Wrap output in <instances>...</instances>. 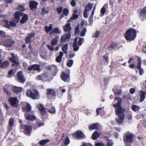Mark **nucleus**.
Wrapping results in <instances>:
<instances>
[{
	"label": "nucleus",
	"instance_id": "1",
	"mask_svg": "<svg viewBox=\"0 0 146 146\" xmlns=\"http://www.w3.org/2000/svg\"><path fill=\"white\" fill-rule=\"evenodd\" d=\"M114 100L118 101L117 104H113V106L115 108V112L118 117L116 119V121L118 123L121 124L122 123L124 120V110L121 106V99L119 98H115Z\"/></svg>",
	"mask_w": 146,
	"mask_h": 146
},
{
	"label": "nucleus",
	"instance_id": "2",
	"mask_svg": "<svg viewBox=\"0 0 146 146\" xmlns=\"http://www.w3.org/2000/svg\"><path fill=\"white\" fill-rule=\"evenodd\" d=\"M71 29L70 24V23H67L65 25L64 28V31L65 32H68V33L61 36V42H64L66 39L70 38L71 36V33L69 31L71 30Z\"/></svg>",
	"mask_w": 146,
	"mask_h": 146
},
{
	"label": "nucleus",
	"instance_id": "3",
	"mask_svg": "<svg viewBox=\"0 0 146 146\" xmlns=\"http://www.w3.org/2000/svg\"><path fill=\"white\" fill-rule=\"evenodd\" d=\"M136 36V31L131 29L128 30L126 32L125 37V39L128 40H134Z\"/></svg>",
	"mask_w": 146,
	"mask_h": 146
},
{
	"label": "nucleus",
	"instance_id": "4",
	"mask_svg": "<svg viewBox=\"0 0 146 146\" xmlns=\"http://www.w3.org/2000/svg\"><path fill=\"white\" fill-rule=\"evenodd\" d=\"M34 93L32 92L30 90H27L26 92L27 96L33 99H38L39 96L38 92L36 90H34Z\"/></svg>",
	"mask_w": 146,
	"mask_h": 146
},
{
	"label": "nucleus",
	"instance_id": "5",
	"mask_svg": "<svg viewBox=\"0 0 146 146\" xmlns=\"http://www.w3.org/2000/svg\"><path fill=\"white\" fill-rule=\"evenodd\" d=\"M18 9L20 10V11L16 12L15 14V17L17 20L16 21L17 22L18 21L20 16H22L23 14V13L21 12V11H23L25 10L24 7L21 5H19L18 7Z\"/></svg>",
	"mask_w": 146,
	"mask_h": 146
},
{
	"label": "nucleus",
	"instance_id": "6",
	"mask_svg": "<svg viewBox=\"0 0 146 146\" xmlns=\"http://www.w3.org/2000/svg\"><path fill=\"white\" fill-rule=\"evenodd\" d=\"M18 81L21 83H24L25 81V79L24 77L23 72L20 71L17 73Z\"/></svg>",
	"mask_w": 146,
	"mask_h": 146
},
{
	"label": "nucleus",
	"instance_id": "7",
	"mask_svg": "<svg viewBox=\"0 0 146 146\" xmlns=\"http://www.w3.org/2000/svg\"><path fill=\"white\" fill-rule=\"evenodd\" d=\"M4 26L6 28H9L10 27H15L16 23L12 21L8 22L7 20H4L3 22Z\"/></svg>",
	"mask_w": 146,
	"mask_h": 146
},
{
	"label": "nucleus",
	"instance_id": "8",
	"mask_svg": "<svg viewBox=\"0 0 146 146\" xmlns=\"http://www.w3.org/2000/svg\"><path fill=\"white\" fill-rule=\"evenodd\" d=\"M21 129H23L24 130V133L25 134L29 135L30 134L31 127L27 125H23L22 124L20 125Z\"/></svg>",
	"mask_w": 146,
	"mask_h": 146
},
{
	"label": "nucleus",
	"instance_id": "9",
	"mask_svg": "<svg viewBox=\"0 0 146 146\" xmlns=\"http://www.w3.org/2000/svg\"><path fill=\"white\" fill-rule=\"evenodd\" d=\"M73 135L79 139H82L85 137V135L83 132L80 130L78 131Z\"/></svg>",
	"mask_w": 146,
	"mask_h": 146
},
{
	"label": "nucleus",
	"instance_id": "10",
	"mask_svg": "<svg viewBox=\"0 0 146 146\" xmlns=\"http://www.w3.org/2000/svg\"><path fill=\"white\" fill-rule=\"evenodd\" d=\"M133 135L129 134L127 135L125 137H124L123 141L125 143L127 142L131 143L133 141Z\"/></svg>",
	"mask_w": 146,
	"mask_h": 146
},
{
	"label": "nucleus",
	"instance_id": "11",
	"mask_svg": "<svg viewBox=\"0 0 146 146\" xmlns=\"http://www.w3.org/2000/svg\"><path fill=\"white\" fill-rule=\"evenodd\" d=\"M12 58H9L10 60L13 63V66H14L15 65H18L19 64L18 60V58L15 57L14 54H12Z\"/></svg>",
	"mask_w": 146,
	"mask_h": 146
},
{
	"label": "nucleus",
	"instance_id": "12",
	"mask_svg": "<svg viewBox=\"0 0 146 146\" xmlns=\"http://www.w3.org/2000/svg\"><path fill=\"white\" fill-rule=\"evenodd\" d=\"M14 44V41L11 40H8L5 41L4 45L8 48H12Z\"/></svg>",
	"mask_w": 146,
	"mask_h": 146
},
{
	"label": "nucleus",
	"instance_id": "13",
	"mask_svg": "<svg viewBox=\"0 0 146 146\" xmlns=\"http://www.w3.org/2000/svg\"><path fill=\"white\" fill-rule=\"evenodd\" d=\"M9 100L12 106L15 107L17 106L19 102L17 98H11L9 99Z\"/></svg>",
	"mask_w": 146,
	"mask_h": 146
},
{
	"label": "nucleus",
	"instance_id": "14",
	"mask_svg": "<svg viewBox=\"0 0 146 146\" xmlns=\"http://www.w3.org/2000/svg\"><path fill=\"white\" fill-rule=\"evenodd\" d=\"M38 3L35 1H31L29 2L30 7L31 10H35L36 9V7Z\"/></svg>",
	"mask_w": 146,
	"mask_h": 146
},
{
	"label": "nucleus",
	"instance_id": "15",
	"mask_svg": "<svg viewBox=\"0 0 146 146\" xmlns=\"http://www.w3.org/2000/svg\"><path fill=\"white\" fill-rule=\"evenodd\" d=\"M25 117L27 120L31 121L34 120L36 119V117L34 115H31L28 113H25Z\"/></svg>",
	"mask_w": 146,
	"mask_h": 146
},
{
	"label": "nucleus",
	"instance_id": "16",
	"mask_svg": "<svg viewBox=\"0 0 146 146\" xmlns=\"http://www.w3.org/2000/svg\"><path fill=\"white\" fill-rule=\"evenodd\" d=\"M61 78L62 79L64 82H68L70 80L69 76L62 72L61 74Z\"/></svg>",
	"mask_w": 146,
	"mask_h": 146
},
{
	"label": "nucleus",
	"instance_id": "17",
	"mask_svg": "<svg viewBox=\"0 0 146 146\" xmlns=\"http://www.w3.org/2000/svg\"><path fill=\"white\" fill-rule=\"evenodd\" d=\"M28 70L29 71L31 70H37L38 71H40L39 65L37 64H33L31 66H29L28 68Z\"/></svg>",
	"mask_w": 146,
	"mask_h": 146
},
{
	"label": "nucleus",
	"instance_id": "18",
	"mask_svg": "<svg viewBox=\"0 0 146 146\" xmlns=\"http://www.w3.org/2000/svg\"><path fill=\"white\" fill-rule=\"evenodd\" d=\"M25 105L26 106L22 107V110L23 111H26L27 113L31 111V107L30 105L28 103H25Z\"/></svg>",
	"mask_w": 146,
	"mask_h": 146
},
{
	"label": "nucleus",
	"instance_id": "19",
	"mask_svg": "<svg viewBox=\"0 0 146 146\" xmlns=\"http://www.w3.org/2000/svg\"><path fill=\"white\" fill-rule=\"evenodd\" d=\"M12 90L16 93H18L21 92L23 88L21 87H18L15 86L11 88Z\"/></svg>",
	"mask_w": 146,
	"mask_h": 146
},
{
	"label": "nucleus",
	"instance_id": "20",
	"mask_svg": "<svg viewBox=\"0 0 146 146\" xmlns=\"http://www.w3.org/2000/svg\"><path fill=\"white\" fill-rule=\"evenodd\" d=\"M9 64V62L8 61H5L0 64V68L3 69L5 68L8 67Z\"/></svg>",
	"mask_w": 146,
	"mask_h": 146
},
{
	"label": "nucleus",
	"instance_id": "21",
	"mask_svg": "<svg viewBox=\"0 0 146 146\" xmlns=\"http://www.w3.org/2000/svg\"><path fill=\"white\" fill-rule=\"evenodd\" d=\"M38 110L40 111L41 113L43 114H45L46 113V111L45 108L43 107V106L42 104H40L38 107Z\"/></svg>",
	"mask_w": 146,
	"mask_h": 146
},
{
	"label": "nucleus",
	"instance_id": "22",
	"mask_svg": "<svg viewBox=\"0 0 146 146\" xmlns=\"http://www.w3.org/2000/svg\"><path fill=\"white\" fill-rule=\"evenodd\" d=\"M141 94H140V101L141 102H142L144 100L145 98V95L146 94V93L144 92L141 90L140 91Z\"/></svg>",
	"mask_w": 146,
	"mask_h": 146
},
{
	"label": "nucleus",
	"instance_id": "23",
	"mask_svg": "<svg viewBox=\"0 0 146 146\" xmlns=\"http://www.w3.org/2000/svg\"><path fill=\"white\" fill-rule=\"evenodd\" d=\"M98 124L97 123H96L89 126L88 128L90 130L97 129L98 128Z\"/></svg>",
	"mask_w": 146,
	"mask_h": 146
},
{
	"label": "nucleus",
	"instance_id": "24",
	"mask_svg": "<svg viewBox=\"0 0 146 146\" xmlns=\"http://www.w3.org/2000/svg\"><path fill=\"white\" fill-rule=\"evenodd\" d=\"M63 56V53L62 52H60L59 53V55L56 58V61L58 62H60L62 60V57Z\"/></svg>",
	"mask_w": 146,
	"mask_h": 146
},
{
	"label": "nucleus",
	"instance_id": "25",
	"mask_svg": "<svg viewBox=\"0 0 146 146\" xmlns=\"http://www.w3.org/2000/svg\"><path fill=\"white\" fill-rule=\"evenodd\" d=\"M11 87V86L9 85H6L4 87V91L8 95H9L10 94V93L7 90L8 89L10 88Z\"/></svg>",
	"mask_w": 146,
	"mask_h": 146
},
{
	"label": "nucleus",
	"instance_id": "26",
	"mask_svg": "<svg viewBox=\"0 0 146 146\" xmlns=\"http://www.w3.org/2000/svg\"><path fill=\"white\" fill-rule=\"evenodd\" d=\"M140 15L141 17L143 18L146 17V7L141 11Z\"/></svg>",
	"mask_w": 146,
	"mask_h": 146
},
{
	"label": "nucleus",
	"instance_id": "27",
	"mask_svg": "<svg viewBox=\"0 0 146 146\" xmlns=\"http://www.w3.org/2000/svg\"><path fill=\"white\" fill-rule=\"evenodd\" d=\"M93 5H92L90 3H89L86 6L85 11L89 12L92 8Z\"/></svg>",
	"mask_w": 146,
	"mask_h": 146
},
{
	"label": "nucleus",
	"instance_id": "28",
	"mask_svg": "<svg viewBox=\"0 0 146 146\" xmlns=\"http://www.w3.org/2000/svg\"><path fill=\"white\" fill-rule=\"evenodd\" d=\"M34 36L35 34L34 33L29 34V36H28L26 39V42L27 43H29L30 42L31 38Z\"/></svg>",
	"mask_w": 146,
	"mask_h": 146
},
{
	"label": "nucleus",
	"instance_id": "29",
	"mask_svg": "<svg viewBox=\"0 0 146 146\" xmlns=\"http://www.w3.org/2000/svg\"><path fill=\"white\" fill-rule=\"evenodd\" d=\"M61 31L58 28H55L52 30L50 32V34L51 35L54 33H60Z\"/></svg>",
	"mask_w": 146,
	"mask_h": 146
},
{
	"label": "nucleus",
	"instance_id": "30",
	"mask_svg": "<svg viewBox=\"0 0 146 146\" xmlns=\"http://www.w3.org/2000/svg\"><path fill=\"white\" fill-rule=\"evenodd\" d=\"M68 48L67 44H66L63 46L62 48V50L65 54H67L68 52L67 50Z\"/></svg>",
	"mask_w": 146,
	"mask_h": 146
},
{
	"label": "nucleus",
	"instance_id": "31",
	"mask_svg": "<svg viewBox=\"0 0 146 146\" xmlns=\"http://www.w3.org/2000/svg\"><path fill=\"white\" fill-rule=\"evenodd\" d=\"M27 19L28 16L26 14H24L20 21V23H24L27 21Z\"/></svg>",
	"mask_w": 146,
	"mask_h": 146
},
{
	"label": "nucleus",
	"instance_id": "32",
	"mask_svg": "<svg viewBox=\"0 0 146 146\" xmlns=\"http://www.w3.org/2000/svg\"><path fill=\"white\" fill-rule=\"evenodd\" d=\"M49 141V140L48 139L42 140L39 141V143L40 145H43L48 142Z\"/></svg>",
	"mask_w": 146,
	"mask_h": 146
},
{
	"label": "nucleus",
	"instance_id": "33",
	"mask_svg": "<svg viewBox=\"0 0 146 146\" xmlns=\"http://www.w3.org/2000/svg\"><path fill=\"white\" fill-rule=\"evenodd\" d=\"M47 90V93L48 94H51L53 96H55V92L54 90L49 89H48Z\"/></svg>",
	"mask_w": 146,
	"mask_h": 146
},
{
	"label": "nucleus",
	"instance_id": "34",
	"mask_svg": "<svg viewBox=\"0 0 146 146\" xmlns=\"http://www.w3.org/2000/svg\"><path fill=\"white\" fill-rule=\"evenodd\" d=\"M99 135L100 134L96 131L92 134V138L94 140H96L97 139V137L99 136Z\"/></svg>",
	"mask_w": 146,
	"mask_h": 146
},
{
	"label": "nucleus",
	"instance_id": "35",
	"mask_svg": "<svg viewBox=\"0 0 146 146\" xmlns=\"http://www.w3.org/2000/svg\"><path fill=\"white\" fill-rule=\"evenodd\" d=\"M113 91L115 94L116 95H118L121 94V91L118 90L117 87H115L113 89Z\"/></svg>",
	"mask_w": 146,
	"mask_h": 146
},
{
	"label": "nucleus",
	"instance_id": "36",
	"mask_svg": "<svg viewBox=\"0 0 146 146\" xmlns=\"http://www.w3.org/2000/svg\"><path fill=\"white\" fill-rule=\"evenodd\" d=\"M107 5H108L107 4H105L101 9L100 13L103 15H104L106 12V10L105 7H106Z\"/></svg>",
	"mask_w": 146,
	"mask_h": 146
},
{
	"label": "nucleus",
	"instance_id": "37",
	"mask_svg": "<svg viewBox=\"0 0 146 146\" xmlns=\"http://www.w3.org/2000/svg\"><path fill=\"white\" fill-rule=\"evenodd\" d=\"M52 28V25L50 24L49 27L47 26H45V31L48 33L50 31Z\"/></svg>",
	"mask_w": 146,
	"mask_h": 146
},
{
	"label": "nucleus",
	"instance_id": "38",
	"mask_svg": "<svg viewBox=\"0 0 146 146\" xmlns=\"http://www.w3.org/2000/svg\"><path fill=\"white\" fill-rule=\"evenodd\" d=\"M137 68H140L141 67V58L139 57H137Z\"/></svg>",
	"mask_w": 146,
	"mask_h": 146
},
{
	"label": "nucleus",
	"instance_id": "39",
	"mask_svg": "<svg viewBox=\"0 0 146 146\" xmlns=\"http://www.w3.org/2000/svg\"><path fill=\"white\" fill-rule=\"evenodd\" d=\"M58 42V38L57 37L53 39L51 41V44L52 45H54L57 44Z\"/></svg>",
	"mask_w": 146,
	"mask_h": 146
},
{
	"label": "nucleus",
	"instance_id": "40",
	"mask_svg": "<svg viewBox=\"0 0 146 146\" xmlns=\"http://www.w3.org/2000/svg\"><path fill=\"white\" fill-rule=\"evenodd\" d=\"M73 63V61L72 60H68L67 62V65L68 66L70 67L72 66Z\"/></svg>",
	"mask_w": 146,
	"mask_h": 146
},
{
	"label": "nucleus",
	"instance_id": "41",
	"mask_svg": "<svg viewBox=\"0 0 146 146\" xmlns=\"http://www.w3.org/2000/svg\"><path fill=\"white\" fill-rule=\"evenodd\" d=\"M100 34V32L98 31H96L93 35V37L98 38Z\"/></svg>",
	"mask_w": 146,
	"mask_h": 146
},
{
	"label": "nucleus",
	"instance_id": "42",
	"mask_svg": "<svg viewBox=\"0 0 146 146\" xmlns=\"http://www.w3.org/2000/svg\"><path fill=\"white\" fill-rule=\"evenodd\" d=\"M117 46V44L115 43L112 44L109 47V48L110 50H112L115 48Z\"/></svg>",
	"mask_w": 146,
	"mask_h": 146
},
{
	"label": "nucleus",
	"instance_id": "43",
	"mask_svg": "<svg viewBox=\"0 0 146 146\" xmlns=\"http://www.w3.org/2000/svg\"><path fill=\"white\" fill-rule=\"evenodd\" d=\"M139 109V107L135 105H133L132 106V109L134 111H138Z\"/></svg>",
	"mask_w": 146,
	"mask_h": 146
},
{
	"label": "nucleus",
	"instance_id": "44",
	"mask_svg": "<svg viewBox=\"0 0 146 146\" xmlns=\"http://www.w3.org/2000/svg\"><path fill=\"white\" fill-rule=\"evenodd\" d=\"M48 112L51 113H54L55 111V109L54 107H53L51 108L48 109Z\"/></svg>",
	"mask_w": 146,
	"mask_h": 146
},
{
	"label": "nucleus",
	"instance_id": "45",
	"mask_svg": "<svg viewBox=\"0 0 146 146\" xmlns=\"http://www.w3.org/2000/svg\"><path fill=\"white\" fill-rule=\"evenodd\" d=\"M74 50L75 51H76L78 50L79 48V46H78L77 44H73Z\"/></svg>",
	"mask_w": 146,
	"mask_h": 146
},
{
	"label": "nucleus",
	"instance_id": "46",
	"mask_svg": "<svg viewBox=\"0 0 146 146\" xmlns=\"http://www.w3.org/2000/svg\"><path fill=\"white\" fill-rule=\"evenodd\" d=\"M63 13L64 15L67 16L69 13V10L67 9H64L63 10Z\"/></svg>",
	"mask_w": 146,
	"mask_h": 146
},
{
	"label": "nucleus",
	"instance_id": "47",
	"mask_svg": "<svg viewBox=\"0 0 146 146\" xmlns=\"http://www.w3.org/2000/svg\"><path fill=\"white\" fill-rule=\"evenodd\" d=\"M107 143V146H112L113 144V141L111 140H108Z\"/></svg>",
	"mask_w": 146,
	"mask_h": 146
},
{
	"label": "nucleus",
	"instance_id": "48",
	"mask_svg": "<svg viewBox=\"0 0 146 146\" xmlns=\"http://www.w3.org/2000/svg\"><path fill=\"white\" fill-rule=\"evenodd\" d=\"M86 31V29L85 28H84L80 33V35L81 36H84L85 35V33Z\"/></svg>",
	"mask_w": 146,
	"mask_h": 146
},
{
	"label": "nucleus",
	"instance_id": "49",
	"mask_svg": "<svg viewBox=\"0 0 146 146\" xmlns=\"http://www.w3.org/2000/svg\"><path fill=\"white\" fill-rule=\"evenodd\" d=\"M79 26L78 25L76 26V27L75 31H74V34L75 35H76L77 34H78L79 33Z\"/></svg>",
	"mask_w": 146,
	"mask_h": 146
},
{
	"label": "nucleus",
	"instance_id": "50",
	"mask_svg": "<svg viewBox=\"0 0 146 146\" xmlns=\"http://www.w3.org/2000/svg\"><path fill=\"white\" fill-rule=\"evenodd\" d=\"M13 119L12 118H10L9 121V125L10 126L12 127L13 126Z\"/></svg>",
	"mask_w": 146,
	"mask_h": 146
},
{
	"label": "nucleus",
	"instance_id": "51",
	"mask_svg": "<svg viewBox=\"0 0 146 146\" xmlns=\"http://www.w3.org/2000/svg\"><path fill=\"white\" fill-rule=\"evenodd\" d=\"M95 146H104V144L102 142H96L95 144Z\"/></svg>",
	"mask_w": 146,
	"mask_h": 146
},
{
	"label": "nucleus",
	"instance_id": "52",
	"mask_svg": "<svg viewBox=\"0 0 146 146\" xmlns=\"http://www.w3.org/2000/svg\"><path fill=\"white\" fill-rule=\"evenodd\" d=\"M13 70H10L8 72L7 77L8 78H10L12 77L13 75Z\"/></svg>",
	"mask_w": 146,
	"mask_h": 146
},
{
	"label": "nucleus",
	"instance_id": "53",
	"mask_svg": "<svg viewBox=\"0 0 146 146\" xmlns=\"http://www.w3.org/2000/svg\"><path fill=\"white\" fill-rule=\"evenodd\" d=\"M44 76V75H38L36 77V79L37 80H42L43 79V77Z\"/></svg>",
	"mask_w": 146,
	"mask_h": 146
},
{
	"label": "nucleus",
	"instance_id": "54",
	"mask_svg": "<svg viewBox=\"0 0 146 146\" xmlns=\"http://www.w3.org/2000/svg\"><path fill=\"white\" fill-rule=\"evenodd\" d=\"M0 36L2 37H4L6 36L5 32L2 31H0Z\"/></svg>",
	"mask_w": 146,
	"mask_h": 146
},
{
	"label": "nucleus",
	"instance_id": "55",
	"mask_svg": "<svg viewBox=\"0 0 146 146\" xmlns=\"http://www.w3.org/2000/svg\"><path fill=\"white\" fill-rule=\"evenodd\" d=\"M70 141L68 137L66 139L64 142V144L65 145H67L69 143Z\"/></svg>",
	"mask_w": 146,
	"mask_h": 146
},
{
	"label": "nucleus",
	"instance_id": "56",
	"mask_svg": "<svg viewBox=\"0 0 146 146\" xmlns=\"http://www.w3.org/2000/svg\"><path fill=\"white\" fill-rule=\"evenodd\" d=\"M135 90L133 88H131L129 90V92L130 94H132L135 93Z\"/></svg>",
	"mask_w": 146,
	"mask_h": 146
},
{
	"label": "nucleus",
	"instance_id": "57",
	"mask_svg": "<svg viewBox=\"0 0 146 146\" xmlns=\"http://www.w3.org/2000/svg\"><path fill=\"white\" fill-rule=\"evenodd\" d=\"M94 11H93V12H92V14H91L90 16L89 19V20L90 21V22L92 21V20L93 17V15L94 14Z\"/></svg>",
	"mask_w": 146,
	"mask_h": 146
},
{
	"label": "nucleus",
	"instance_id": "58",
	"mask_svg": "<svg viewBox=\"0 0 146 146\" xmlns=\"http://www.w3.org/2000/svg\"><path fill=\"white\" fill-rule=\"evenodd\" d=\"M139 70V74L140 75H142L144 73L143 70V69L141 68V67L140 68H137Z\"/></svg>",
	"mask_w": 146,
	"mask_h": 146
},
{
	"label": "nucleus",
	"instance_id": "59",
	"mask_svg": "<svg viewBox=\"0 0 146 146\" xmlns=\"http://www.w3.org/2000/svg\"><path fill=\"white\" fill-rule=\"evenodd\" d=\"M71 5L73 7L75 6L76 5V2L75 0H72L71 2Z\"/></svg>",
	"mask_w": 146,
	"mask_h": 146
},
{
	"label": "nucleus",
	"instance_id": "60",
	"mask_svg": "<svg viewBox=\"0 0 146 146\" xmlns=\"http://www.w3.org/2000/svg\"><path fill=\"white\" fill-rule=\"evenodd\" d=\"M57 10L58 13L60 14L62 11V8L61 7H58L57 9Z\"/></svg>",
	"mask_w": 146,
	"mask_h": 146
},
{
	"label": "nucleus",
	"instance_id": "61",
	"mask_svg": "<svg viewBox=\"0 0 146 146\" xmlns=\"http://www.w3.org/2000/svg\"><path fill=\"white\" fill-rule=\"evenodd\" d=\"M104 108V107H103L102 108H98L96 109V112L97 113V115H98L99 114V111L100 110H101L102 109Z\"/></svg>",
	"mask_w": 146,
	"mask_h": 146
},
{
	"label": "nucleus",
	"instance_id": "62",
	"mask_svg": "<svg viewBox=\"0 0 146 146\" xmlns=\"http://www.w3.org/2000/svg\"><path fill=\"white\" fill-rule=\"evenodd\" d=\"M82 146H92L89 143H82Z\"/></svg>",
	"mask_w": 146,
	"mask_h": 146
},
{
	"label": "nucleus",
	"instance_id": "63",
	"mask_svg": "<svg viewBox=\"0 0 146 146\" xmlns=\"http://www.w3.org/2000/svg\"><path fill=\"white\" fill-rule=\"evenodd\" d=\"M78 16L75 14H73V17L71 18L72 19H75L77 18L78 17Z\"/></svg>",
	"mask_w": 146,
	"mask_h": 146
},
{
	"label": "nucleus",
	"instance_id": "64",
	"mask_svg": "<svg viewBox=\"0 0 146 146\" xmlns=\"http://www.w3.org/2000/svg\"><path fill=\"white\" fill-rule=\"evenodd\" d=\"M47 46L48 49L51 51H52L54 49V48L50 45H48Z\"/></svg>",
	"mask_w": 146,
	"mask_h": 146
}]
</instances>
